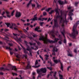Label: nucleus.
I'll return each instance as SVG.
<instances>
[{"label":"nucleus","mask_w":79,"mask_h":79,"mask_svg":"<svg viewBox=\"0 0 79 79\" xmlns=\"http://www.w3.org/2000/svg\"><path fill=\"white\" fill-rule=\"evenodd\" d=\"M64 44L66 43V39H64Z\"/></svg>","instance_id":"nucleus-43"},{"label":"nucleus","mask_w":79,"mask_h":79,"mask_svg":"<svg viewBox=\"0 0 79 79\" xmlns=\"http://www.w3.org/2000/svg\"><path fill=\"white\" fill-rule=\"evenodd\" d=\"M15 56L17 58H20V57L19 56V54H18L17 55H15Z\"/></svg>","instance_id":"nucleus-39"},{"label":"nucleus","mask_w":79,"mask_h":79,"mask_svg":"<svg viewBox=\"0 0 79 79\" xmlns=\"http://www.w3.org/2000/svg\"><path fill=\"white\" fill-rule=\"evenodd\" d=\"M47 68H48V69H49L50 71H52V70L53 69L52 67H47Z\"/></svg>","instance_id":"nucleus-31"},{"label":"nucleus","mask_w":79,"mask_h":79,"mask_svg":"<svg viewBox=\"0 0 79 79\" xmlns=\"http://www.w3.org/2000/svg\"><path fill=\"white\" fill-rule=\"evenodd\" d=\"M15 10H14L12 12V13H11V16H13V15H14V13H15Z\"/></svg>","instance_id":"nucleus-26"},{"label":"nucleus","mask_w":79,"mask_h":79,"mask_svg":"<svg viewBox=\"0 0 79 79\" xmlns=\"http://www.w3.org/2000/svg\"><path fill=\"white\" fill-rule=\"evenodd\" d=\"M47 8V7H46V6L45 7H43L41 9V11H43V10H45V8Z\"/></svg>","instance_id":"nucleus-34"},{"label":"nucleus","mask_w":79,"mask_h":79,"mask_svg":"<svg viewBox=\"0 0 79 79\" xmlns=\"http://www.w3.org/2000/svg\"><path fill=\"white\" fill-rule=\"evenodd\" d=\"M20 44V45L21 47H22V48H23V52L24 53H25V54H27V49H26L25 48H24L23 46L21 44Z\"/></svg>","instance_id":"nucleus-8"},{"label":"nucleus","mask_w":79,"mask_h":79,"mask_svg":"<svg viewBox=\"0 0 79 79\" xmlns=\"http://www.w3.org/2000/svg\"><path fill=\"white\" fill-rule=\"evenodd\" d=\"M64 32H61V33L64 36V38H65V36H64V31L63 30Z\"/></svg>","instance_id":"nucleus-36"},{"label":"nucleus","mask_w":79,"mask_h":79,"mask_svg":"<svg viewBox=\"0 0 79 79\" xmlns=\"http://www.w3.org/2000/svg\"><path fill=\"white\" fill-rule=\"evenodd\" d=\"M19 41H21V38H20L19 39H18V42Z\"/></svg>","instance_id":"nucleus-46"},{"label":"nucleus","mask_w":79,"mask_h":79,"mask_svg":"<svg viewBox=\"0 0 79 79\" xmlns=\"http://www.w3.org/2000/svg\"><path fill=\"white\" fill-rule=\"evenodd\" d=\"M32 36H33V37H37V35L35 34L33 35H32Z\"/></svg>","instance_id":"nucleus-48"},{"label":"nucleus","mask_w":79,"mask_h":79,"mask_svg":"<svg viewBox=\"0 0 79 79\" xmlns=\"http://www.w3.org/2000/svg\"><path fill=\"white\" fill-rule=\"evenodd\" d=\"M35 75V72H33L32 75V77H33V79H35V76H34Z\"/></svg>","instance_id":"nucleus-17"},{"label":"nucleus","mask_w":79,"mask_h":79,"mask_svg":"<svg viewBox=\"0 0 79 79\" xmlns=\"http://www.w3.org/2000/svg\"><path fill=\"white\" fill-rule=\"evenodd\" d=\"M56 58L55 57H53V59L54 60H53L54 62L56 63V64H57L59 62L60 63L61 65L60 69H61L62 71H63V64L61 62L60 60V59L57 60H55Z\"/></svg>","instance_id":"nucleus-3"},{"label":"nucleus","mask_w":79,"mask_h":79,"mask_svg":"<svg viewBox=\"0 0 79 79\" xmlns=\"http://www.w3.org/2000/svg\"><path fill=\"white\" fill-rule=\"evenodd\" d=\"M21 16V13L20 12H17L16 13V14L15 15V16L16 18H19Z\"/></svg>","instance_id":"nucleus-7"},{"label":"nucleus","mask_w":79,"mask_h":79,"mask_svg":"<svg viewBox=\"0 0 79 79\" xmlns=\"http://www.w3.org/2000/svg\"><path fill=\"white\" fill-rule=\"evenodd\" d=\"M9 45H10V46H12V45H13V44H9Z\"/></svg>","instance_id":"nucleus-62"},{"label":"nucleus","mask_w":79,"mask_h":79,"mask_svg":"<svg viewBox=\"0 0 79 79\" xmlns=\"http://www.w3.org/2000/svg\"><path fill=\"white\" fill-rule=\"evenodd\" d=\"M14 27H18V26H16V24H15V23H12L11 24V26H10V29H13V28H14Z\"/></svg>","instance_id":"nucleus-10"},{"label":"nucleus","mask_w":79,"mask_h":79,"mask_svg":"<svg viewBox=\"0 0 79 79\" xmlns=\"http://www.w3.org/2000/svg\"><path fill=\"white\" fill-rule=\"evenodd\" d=\"M30 3H28L27 5V7L28 8V7H29V5H30Z\"/></svg>","instance_id":"nucleus-59"},{"label":"nucleus","mask_w":79,"mask_h":79,"mask_svg":"<svg viewBox=\"0 0 79 79\" xmlns=\"http://www.w3.org/2000/svg\"><path fill=\"white\" fill-rule=\"evenodd\" d=\"M24 56L26 58H27V55H26V54H25V55H24Z\"/></svg>","instance_id":"nucleus-58"},{"label":"nucleus","mask_w":79,"mask_h":79,"mask_svg":"<svg viewBox=\"0 0 79 79\" xmlns=\"http://www.w3.org/2000/svg\"><path fill=\"white\" fill-rule=\"evenodd\" d=\"M35 20H37V17H35L33 18L32 19V21H35Z\"/></svg>","instance_id":"nucleus-19"},{"label":"nucleus","mask_w":79,"mask_h":79,"mask_svg":"<svg viewBox=\"0 0 79 79\" xmlns=\"http://www.w3.org/2000/svg\"><path fill=\"white\" fill-rule=\"evenodd\" d=\"M45 56H46V57H49V55H47V54H46L45 55H44Z\"/></svg>","instance_id":"nucleus-52"},{"label":"nucleus","mask_w":79,"mask_h":79,"mask_svg":"<svg viewBox=\"0 0 79 79\" xmlns=\"http://www.w3.org/2000/svg\"><path fill=\"white\" fill-rule=\"evenodd\" d=\"M58 51V49H57L56 47L53 48V50H52V55H55V56L56 53L55 52H57Z\"/></svg>","instance_id":"nucleus-5"},{"label":"nucleus","mask_w":79,"mask_h":79,"mask_svg":"<svg viewBox=\"0 0 79 79\" xmlns=\"http://www.w3.org/2000/svg\"><path fill=\"white\" fill-rule=\"evenodd\" d=\"M51 10V8H49L48 9H46L45 11H49Z\"/></svg>","instance_id":"nucleus-29"},{"label":"nucleus","mask_w":79,"mask_h":79,"mask_svg":"<svg viewBox=\"0 0 79 79\" xmlns=\"http://www.w3.org/2000/svg\"><path fill=\"white\" fill-rule=\"evenodd\" d=\"M43 15L44 16H46V15H47V13H46L45 12H44L43 13Z\"/></svg>","instance_id":"nucleus-40"},{"label":"nucleus","mask_w":79,"mask_h":79,"mask_svg":"<svg viewBox=\"0 0 79 79\" xmlns=\"http://www.w3.org/2000/svg\"><path fill=\"white\" fill-rule=\"evenodd\" d=\"M55 11L56 12V19H55L54 20V24L55 25V26H56V24H57V19H60V24H62V27H64V23H68V21H67L66 20H64V19H63V17L62 16V13H61V15H60L59 14V12L58 10V9H56L55 10Z\"/></svg>","instance_id":"nucleus-1"},{"label":"nucleus","mask_w":79,"mask_h":79,"mask_svg":"<svg viewBox=\"0 0 79 79\" xmlns=\"http://www.w3.org/2000/svg\"><path fill=\"white\" fill-rule=\"evenodd\" d=\"M78 3H79V2H75V5L76 6H77V4H78Z\"/></svg>","instance_id":"nucleus-37"},{"label":"nucleus","mask_w":79,"mask_h":79,"mask_svg":"<svg viewBox=\"0 0 79 79\" xmlns=\"http://www.w3.org/2000/svg\"><path fill=\"white\" fill-rule=\"evenodd\" d=\"M68 44L69 47H71V46L72 45V43H69Z\"/></svg>","instance_id":"nucleus-41"},{"label":"nucleus","mask_w":79,"mask_h":79,"mask_svg":"<svg viewBox=\"0 0 79 79\" xmlns=\"http://www.w3.org/2000/svg\"><path fill=\"white\" fill-rule=\"evenodd\" d=\"M52 73H53V72L51 71L50 73V75L51 76H52Z\"/></svg>","instance_id":"nucleus-45"},{"label":"nucleus","mask_w":79,"mask_h":79,"mask_svg":"<svg viewBox=\"0 0 79 79\" xmlns=\"http://www.w3.org/2000/svg\"><path fill=\"white\" fill-rule=\"evenodd\" d=\"M40 58L42 59V60L44 61V59L43 58V57H42V56L40 55Z\"/></svg>","instance_id":"nucleus-42"},{"label":"nucleus","mask_w":79,"mask_h":79,"mask_svg":"<svg viewBox=\"0 0 79 79\" xmlns=\"http://www.w3.org/2000/svg\"><path fill=\"white\" fill-rule=\"evenodd\" d=\"M73 10H70L69 14V16L72 15H73V13H72V12H73Z\"/></svg>","instance_id":"nucleus-16"},{"label":"nucleus","mask_w":79,"mask_h":79,"mask_svg":"<svg viewBox=\"0 0 79 79\" xmlns=\"http://www.w3.org/2000/svg\"><path fill=\"white\" fill-rule=\"evenodd\" d=\"M5 11H4L1 14V15H2V16H3V15H4L5 14Z\"/></svg>","instance_id":"nucleus-35"},{"label":"nucleus","mask_w":79,"mask_h":79,"mask_svg":"<svg viewBox=\"0 0 79 79\" xmlns=\"http://www.w3.org/2000/svg\"><path fill=\"white\" fill-rule=\"evenodd\" d=\"M14 39L15 40H16V41H17V42H18V37H16V38H14Z\"/></svg>","instance_id":"nucleus-32"},{"label":"nucleus","mask_w":79,"mask_h":79,"mask_svg":"<svg viewBox=\"0 0 79 79\" xmlns=\"http://www.w3.org/2000/svg\"><path fill=\"white\" fill-rule=\"evenodd\" d=\"M58 2H59V4H60V5H63V1H58Z\"/></svg>","instance_id":"nucleus-20"},{"label":"nucleus","mask_w":79,"mask_h":79,"mask_svg":"<svg viewBox=\"0 0 79 79\" xmlns=\"http://www.w3.org/2000/svg\"><path fill=\"white\" fill-rule=\"evenodd\" d=\"M62 42H63L62 40H61L60 41H59L58 42V43H59V44H62Z\"/></svg>","instance_id":"nucleus-24"},{"label":"nucleus","mask_w":79,"mask_h":79,"mask_svg":"<svg viewBox=\"0 0 79 79\" xmlns=\"http://www.w3.org/2000/svg\"><path fill=\"white\" fill-rule=\"evenodd\" d=\"M70 20H71V21H72V17H71V16H70Z\"/></svg>","instance_id":"nucleus-61"},{"label":"nucleus","mask_w":79,"mask_h":79,"mask_svg":"<svg viewBox=\"0 0 79 79\" xmlns=\"http://www.w3.org/2000/svg\"><path fill=\"white\" fill-rule=\"evenodd\" d=\"M4 30L5 32H7V31H9V30L8 29H5Z\"/></svg>","instance_id":"nucleus-47"},{"label":"nucleus","mask_w":79,"mask_h":79,"mask_svg":"<svg viewBox=\"0 0 79 79\" xmlns=\"http://www.w3.org/2000/svg\"><path fill=\"white\" fill-rule=\"evenodd\" d=\"M31 66L29 63H28L27 64V66L26 67L25 69H31Z\"/></svg>","instance_id":"nucleus-12"},{"label":"nucleus","mask_w":79,"mask_h":79,"mask_svg":"<svg viewBox=\"0 0 79 79\" xmlns=\"http://www.w3.org/2000/svg\"><path fill=\"white\" fill-rule=\"evenodd\" d=\"M36 4L37 8H40V7H41V6L39 5V3H38L36 2Z\"/></svg>","instance_id":"nucleus-22"},{"label":"nucleus","mask_w":79,"mask_h":79,"mask_svg":"<svg viewBox=\"0 0 79 79\" xmlns=\"http://www.w3.org/2000/svg\"><path fill=\"white\" fill-rule=\"evenodd\" d=\"M0 70L1 71H10V69H8L7 68H4V67H2L0 68Z\"/></svg>","instance_id":"nucleus-6"},{"label":"nucleus","mask_w":79,"mask_h":79,"mask_svg":"<svg viewBox=\"0 0 79 79\" xmlns=\"http://www.w3.org/2000/svg\"><path fill=\"white\" fill-rule=\"evenodd\" d=\"M7 35L8 36H11V34L10 33H8V34H7Z\"/></svg>","instance_id":"nucleus-53"},{"label":"nucleus","mask_w":79,"mask_h":79,"mask_svg":"<svg viewBox=\"0 0 79 79\" xmlns=\"http://www.w3.org/2000/svg\"><path fill=\"white\" fill-rule=\"evenodd\" d=\"M71 8H72V7H69L68 9V10H69L70 9H71Z\"/></svg>","instance_id":"nucleus-57"},{"label":"nucleus","mask_w":79,"mask_h":79,"mask_svg":"<svg viewBox=\"0 0 79 79\" xmlns=\"http://www.w3.org/2000/svg\"><path fill=\"white\" fill-rule=\"evenodd\" d=\"M68 55V56H73V54H72V53H69Z\"/></svg>","instance_id":"nucleus-23"},{"label":"nucleus","mask_w":79,"mask_h":79,"mask_svg":"<svg viewBox=\"0 0 79 79\" xmlns=\"http://www.w3.org/2000/svg\"><path fill=\"white\" fill-rule=\"evenodd\" d=\"M40 65H38V66H33L32 67H33L34 68H39V67H40Z\"/></svg>","instance_id":"nucleus-21"},{"label":"nucleus","mask_w":79,"mask_h":79,"mask_svg":"<svg viewBox=\"0 0 79 79\" xmlns=\"http://www.w3.org/2000/svg\"><path fill=\"white\" fill-rule=\"evenodd\" d=\"M47 34H46L45 35L46 37L44 36H40V38L39 39V40H43L44 44H48V42L49 43H56V42H58V41L60 40L58 38H55L54 40H50L47 38Z\"/></svg>","instance_id":"nucleus-2"},{"label":"nucleus","mask_w":79,"mask_h":79,"mask_svg":"<svg viewBox=\"0 0 79 79\" xmlns=\"http://www.w3.org/2000/svg\"><path fill=\"white\" fill-rule=\"evenodd\" d=\"M40 29V27H36L35 29V31H36L37 32H41L42 31L41 30H38V29Z\"/></svg>","instance_id":"nucleus-13"},{"label":"nucleus","mask_w":79,"mask_h":79,"mask_svg":"<svg viewBox=\"0 0 79 79\" xmlns=\"http://www.w3.org/2000/svg\"><path fill=\"white\" fill-rule=\"evenodd\" d=\"M6 16L8 18H10L11 16V15H10V13L9 12V11L7 10L6 11Z\"/></svg>","instance_id":"nucleus-9"},{"label":"nucleus","mask_w":79,"mask_h":79,"mask_svg":"<svg viewBox=\"0 0 79 79\" xmlns=\"http://www.w3.org/2000/svg\"><path fill=\"white\" fill-rule=\"evenodd\" d=\"M74 52L75 53H77V50L76 49H74Z\"/></svg>","instance_id":"nucleus-51"},{"label":"nucleus","mask_w":79,"mask_h":79,"mask_svg":"<svg viewBox=\"0 0 79 79\" xmlns=\"http://www.w3.org/2000/svg\"><path fill=\"white\" fill-rule=\"evenodd\" d=\"M56 72H54V74L53 75V76H55L56 75Z\"/></svg>","instance_id":"nucleus-54"},{"label":"nucleus","mask_w":79,"mask_h":79,"mask_svg":"<svg viewBox=\"0 0 79 79\" xmlns=\"http://www.w3.org/2000/svg\"><path fill=\"white\" fill-rule=\"evenodd\" d=\"M17 27H14L13 28L14 29H15V30H18V29H17Z\"/></svg>","instance_id":"nucleus-55"},{"label":"nucleus","mask_w":79,"mask_h":79,"mask_svg":"<svg viewBox=\"0 0 79 79\" xmlns=\"http://www.w3.org/2000/svg\"><path fill=\"white\" fill-rule=\"evenodd\" d=\"M44 24V22H40L39 23V24L41 26H42V25Z\"/></svg>","instance_id":"nucleus-28"},{"label":"nucleus","mask_w":79,"mask_h":79,"mask_svg":"<svg viewBox=\"0 0 79 79\" xmlns=\"http://www.w3.org/2000/svg\"><path fill=\"white\" fill-rule=\"evenodd\" d=\"M3 44V42L2 41H0V45H2Z\"/></svg>","instance_id":"nucleus-60"},{"label":"nucleus","mask_w":79,"mask_h":79,"mask_svg":"<svg viewBox=\"0 0 79 79\" xmlns=\"http://www.w3.org/2000/svg\"><path fill=\"white\" fill-rule=\"evenodd\" d=\"M12 70H14V71H17V69H16V66H15L12 67Z\"/></svg>","instance_id":"nucleus-18"},{"label":"nucleus","mask_w":79,"mask_h":79,"mask_svg":"<svg viewBox=\"0 0 79 79\" xmlns=\"http://www.w3.org/2000/svg\"><path fill=\"white\" fill-rule=\"evenodd\" d=\"M71 66H69L68 67L67 69L68 71H69V69H70V68H71Z\"/></svg>","instance_id":"nucleus-49"},{"label":"nucleus","mask_w":79,"mask_h":79,"mask_svg":"<svg viewBox=\"0 0 79 79\" xmlns=\"http://www.w3.org/2000/svg\"><path fill=\"white\" fill-rule=\"evenodd\" d=\"M37 72L38 74H42V73H46L47 72V68H44L41 69L40 70L37 69Z\"/></svg>","instance_id":"nucleus-4"},{"label":"nucleus","mask_w":79,"mask_h":79,"mask_svg":"<svg viewBox=\"0 0 79 79\" xmlns=\"http://www.w3.org/2000/svg\"><path fill=\"white\" fill-rule=\"evenodd\" d=\"M12 74H13V76H15V75L17 76V74H16V73H12Z\"/></svg>","instance_id":"nucleus-44"},{"label":"nucleus","mask_w":79,"mask_h":79,"mask_svg":"<svg viewBox=\"0 0 79 79\" xmlns=\"http://www.w3.org/2000/svg\"><path fill=\"white\" fill-rule=\"evenodd\" d=\"M6 49H9L10 50H12V48H11L10 47H8L7 46L6 47Z\"/></svg>","instance_id":"nucleus-25"},{"label":"nucleus","mask_w":79,"mask_h":79,"mask_svg":"<svg viewBox=\"0 0 79 79\" xmlns=\"http://www.w3.org/2000/svg\"><path fill=\"white\" fill-rule=\"evenodd\" d=\"M10 55H13V52L10 51Z\"/></svg>","instance_id":"nucleus-63"},{"label":"nucleus","mask_w":79,"mask_h":79,"mask_svg":"<svg viewBox=\"0 0 79 79\" xmlns=\"http://www.w3.org/2000/svg\"><path fill=\"white\" fill-rule=\"evenodd\" d=\"M19 32L21 34L20 35H21V38H25V37H26V35L23 34V33H22V31H19Z\"/></svg>","instance_id":"nucleus-11"},{"label":"nucleus","mask_w":79,"mask_h":79,"mask_svg":"<svg viewBox=\"0 0 79 79\" xmlns=\"http://www.w3.org/2000/svg\"><path fill=\"white\" fill-rule=\"evenodd\" d=\"M54 34V32L53 31H52L50 32V34H51L52 36L53 37H55V35L53 34Z\"/></svg>","instance_id":"nucleus-15"},{"label":"nucleus","mask_w":79,"mask_h":79,"mask_svg":"<svg viewBox=\"0 0 79 79\" xmlns=\"http://www.w3.org/2000/svg\"><path fill=\"white\" fill-rule=\"evenodd\" d=\"M5 24L7 25V27H9V26H10V23H6Z\"/></svg>","instance_id":"nucleus-30"},{"label":"nucleus","mask_w":79,"mask_h":79,"mask_svg":"<svg viewBox=\"0 0 79 79\" xmlns=\"http://www.w3.org/2000/svg\"><path fill=\"white\" fill-rule=\"evenodd\" d=\"M4 73H3V72H0V75H4Z\"/></svg>","instance_id":"nucleus-50"},{"label":"nucleus","mask_w":79,"mask_h":79,"mask_svg":"<svg viewBox=\"0 0 79 79\" xmlns=\"http://www.w3.org/2000/svg\"><path fill=\"white\" fill-rule=\"evenodd\" d=\"M60 78L59 79H63V76L62 75H59Z\"/></svg>","instance_id":"nucleus-33"},{"label":"nucleus","mask_w":79,"mask_h":79,"mask_svg":"<svg viewBox=\"0 0 79 79\" xmlns=\"http://www.w3.org/2000/svg\"><path fill=\"white\" fill-rule=\"evenodd\" d=\"M3 16H1L0 17V19H3Z\"/></svg>","instance_id":"nucleus-56"},{"label":"nucleus","mask_w":79,"mask_h":79,"mask_svg":"<svg viewBox=\"0 0 79 79\" xmlns=\"http://www.w3.org/2000/svg\"><path fill=\"white\" fill-rule=\"evenodd\" d=\"M26 47L27 48L26 49L28 51H29V52H31L30 51V49L29 48V46H28V45H27V44H26Z\"/></svg>","instance_id":"nucleus-14"},{"label":"nucleus","mask_w":79,"mask_h":79,"mask_svg":"<svg viewBox=\"0 0 79 79\" xmlns=\"http://www.w3.org/2000/svg\"><path fill=\"white\" fill-rule=\"evenodd\" d=\"M64 3H68V2L66 1V0H65V2H64Z\"/></svg>","instance_id":"nucleus-64"},{"label":"nucleus","mask_w":79,"mask_h":79,"mask_svg":"<svg viewBox=\"0 0 79 79\" xmlns=\"http://www.w3.org/2000/svg\"><path fill=\"white\" fill-rule=\"evenodd\" d=\"M53 12H54V10H52L51 11V12H50L49 13L50 15H51V14H52V13H53Z\"/></svg>","instance_id":"nucleus-38"},{"label":"nucleus","mask_w":79,"mask_h":79,"mask_svg":"<svg viewBox=\"0 0 79 79\" xmlns=\"http://www.w3.org/2000/svg\"><path fill=\"white\" fill-rule=\"evenodd\" d=\"M38 60H36L35 62V66H36V65H37L38 64Z\"/></svg>","instance_id":"nucleus-27"}]
</instances>
